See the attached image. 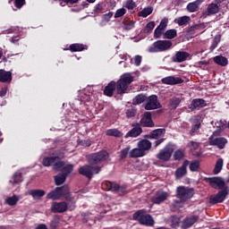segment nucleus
Returning <instances> with one entry per match:
<instances>
[{
    "instance_id": "obj_39",
    "label": "nucleus",
    "mask_w": 229,
    "mask_h": 229,
    "mask_svg": "<svg viewBox=\"0 0 229 229\" xmlns=\"http://www.w3.org/2000/svg\"><path fill=\"white\" fill-rule=\"evenodd\" d=\"M67 180V177L64 175L62 173L58 174L57 175L54 176V181L55 185H64L65 183V181Z\"/></svg>"
},
{
    "instance_id": "obj_59",
    "label": "nucleus",
    "mask_w": 229,
    "mask_h": 229,
    "mask_svg": "<svg viewBox=\"0 0 229 229\" xmlns=\"http://www.w3.org/2000/svg\"><path fill=\"white\" fill-rule=\"evenodd\" d=\"M82 223H89V220L90 219V216H92V214L90 213H82Z\"/></svg>"
},
{
    "instance_id": "obj_35",
    "label": "nucleus",
    "mask_w": 229,
    "mask_h": 229,
    "mask_svg": "<svg viewBox=\"0 0 229 229\" xmlns=\"http://www.w3.org/2000/svg\"><path fill=\"white\" fill-rule=\"evenodd\" d=\"M56 160L57 159L55 156L46 157L43 158L42 165H44V167H51V165H55Z\"/></svg>"
},
{
    "instance_id": "obj_17",
    "label": "nucleus",
    "mask_w": 229,
    "mask_h": 229,
    "mask_svg": "<svg viewBox=\"0 0 229 229\" xmlns=\"http://www.w3.org/2000/svg\"><path fill=\"white\" fill-rule=\"evenodd\" d=\"M191 56V54L185 51H178L175 55L172 57V61L175 64H182V62L187 61V59Z\"/></svg>"
},
{
    "instance_id": "obj_40",
    "label": "nucleus",
    "mask_w": 229,
    "mask_h": 229,
    "mask_svg": "<svg viewBox=\"0 0 229 229\" xmlns=\"http://www.w3.org/2000/svg\"><path fill=\"white\" fill-rule=\"evenodd\" d=\"M148 97L144 94H139L132 99V105H142L144 101H147Z\"/></svg>"
},
{
    "instance_id": "obj_36",
    "label": "nucleus",
    "mask_w": 229,
    "mask_h": 229,
    "mask_svg": "<svg viewBox=\"0 0 229 229\" xmlns=\"http://www.w3.org/2000/svg\"><path fill=\"white\" fill-rule=\"evenodd\" d=\"M72 171H74V165L72 164H68L63 166V168L61 169V174H64V176H69L71 174V173H72Z\"/></svg>"
},
{
    "instance_id": "obj_12",
    "label": "nucleus",
    "mask_w": 229,
    "mask_h": 229,
    "mask_svg": "<svg viewBox=\"0 0 229 229\" xmlns=\"http://www.w3.org/2000/svg\"><path fill=\"white\" fill-rule=\"evenodd\" d=\"M169 20L167 18H164L161 20L159 25L154 30V38H161L164 36V31H165V28H167V24Z\"/></svg>"
},
{
    "instance_id": "obj_18",
    "label": "nucleus",
    "mask_w": 229,
    "mask_h": 229,
    "mask_svg": "<svg viewBox=\"0 0 229 229\" xmlns=\"http://www.w3.org/2000/svg\"><path fill=\"white\" fill-rule=\"evenodd\" d=\"M131 126H132V129L126 133L125 139H128V137H132V138L139 137V135L142 133V127H140V123H132Z\"/></svg>"
},
{
    "instance_id": "obj_62",
    "label": "nucleus",
    "mask_w": 229,
    "mask_h": 229,
    "mask_svg": "<svg viewBox=\"0 0 229 229\" xmlns=\"http://www.w3.org/2000/svg\"><path fill=\"white\" fill-rule=\"evenodd\" d=\"M190 146L191 147V149L196 150L198 148H199V143L196 141H191Z\"/></svg>"
},
{
    "instance_id": "obj_53",
    "label": "nucleus",
    "mask_w": 229,
    "mask_h": 229,
    "mask_svg": "<svg viewBox=\"0 0 229 229\" xmlns=\"http://www.w3.org/2000/svg\"><path fill=\"white\" fill-rule=\"evenodd\" d=\"M123 15H126V9H124V8L117 9L114 13V19H119L120 17H123Z\"/></svg>"
},
{
    "instance_id": "obj_37",
    "label": "nucleus",
    "mask_w": 229,
    "mask_h": 229,
    "mask_svg": "<svg viewBox=\"0 0 229 229\" xmlns=\"http://www.w3.org/2000/svg\"><path fill=\"white\" fill-rule=\"evenodd\" d=\"M106 135L107 137H116L118 139H121V137H123V133L121 132V131L117 130V129H109L106 131Z\"/></svg>"
},
{
    "instance_id": "obj_26",
    "label": "nucleus",
    "mask_w": 229,
    "mask_h": 229,
    "mask_svg": "<svg viewBox=\"0 0 229 229\" xmlns=\"http://www.w3.org/2000/svg\"><path fill=\"white\" fill-rule=\"evenodd\" d=\"M138 148L143 152L149 151L151 149V141L148 140H141L138 142Z\"/></svg>"
},
{
    "instance_id": "obj_64",
    "label": "nucleus",
    "mask_w": 229,
    "mask_h": 229,
    "mask_svg": "<svg viewBox=\"0 0 229 229\" xmlns=\"http://www.w3.org/2000/svg\"><path fill=\"white\" fill-rule=\"evenodd\" d=\"M51 228H56L58 226V219L54 218L50 224Z\"/></svg>"
},
{
    "instance_id": "obj_4",
    "label": "nucleus",
    "mask_w": 229,
    "mask_h": 229,
    "mask_svg": "<svg viewBox=\"0 0 229 229\" xmlns=\"http://www.w3.org/2000/svg\"><path fill=\"white\" fill-rule=\"evenodd\" d=\"M173 47V41L171 40H157L155 41L149 47L148 53H164L169 51Z\"/></svg>"
},
{
    "instance_id": "obj_27",
    "label": "nucleus",
    "mask_w": 229,
    "mask_h": 229,
    "mask_svg": "<svg viewBox=\"0 0 229 229\" xmlns=\"http://www.w3.org/2000/svg\"><path fill=\"white\" fill-rule=\"evenodd\" d=\"M128 84H126L125 82H123V81L120 79L118 80L117 83H116V92L119 95H123L124 93H126V90H128Z\"/></svg>"
},
{
    "instance_id": "obj_21",
    "label": "nucleus",
    "mask_w": 229,
    "mask_h": 229,
    "mask_svg": "<svg viewBox=\"0 0 229 229\" xmlns=\"http://www.w3.org/2000/svg\"><path fill=\"white\" fill-rule=\"evenodd\" d=\"M199 219V216L196 215L184 218L182 224V228L183 229L191 228V226L195 225V223H198Z\"/></svg>"
},
{
    "instance_id": "obj_29",
    "label": "nucleus",
    "mask_w": 229,
    "mask_h": 229,
    "mask_svg": "<svg viewBox=\"0 0 229 229\" xmlns=\"http://www.w3.org/2000/svg\"><path fill=\"white\" fill-rule=\"evenodd\" d=\"M200 4V0H196L195 2L189 3L186 6V10L190 12V13H194V12H198Z\"/></svg>"
},
{
    "instance_id": "obj_6",
    "label": "nucleus",
    "mask_w": 229,
    "mask_h": 229,
    "mask_svg": "<svg viewBox=\"0 0 229 229\" xmlns=\"http://www.w3.org/2000/svg\"><path fill=\"white\" fill-rule=\"evenodd\" d=\"M146 214V209H140L136 213H134V219H138L140 225H145V226H153L155 225V220L151 215H144Z\"/></svg>"
},
{
    "instance_id": "obj_44",
    "label": "nucleus",
    "mask_w": 229,
    "mask_h": 229,
    "mask_svg": "<svg viewBox=\"0 0 229 229\" xmlns=\"http://www.w3.org/2000/svg\"><path fill=\"white\" fill-rule=\"evenodd\" d=\"M19 196L13 195L12 197H8L5 199V203L9 205V207H14V205H17V203H19Z\"/></svg>"
},
{
    "instance_id": "obj_8",
    "label": "nucleus",
    "mask_w": 229,
    "mask_h": 229,
    "mask_svg": "<svg viewBox=\"0 0 229 229\" xmlns=\"http://www.w3.org/2000/svg\"><path fill=\"white\" fill-rule=\"evenodd\" d=\"M103 187L106 190L110 191L111 192H119V194H128L126 189L128 186L126 184L119 185V183L115 182L106 181L103 182Z\"/></svg>"
},
{
    "instance_id": "obj_9",
    "label": "nucleus",
    "mask_w": 229,
    "mask_h": 229,
    "mask_svg": "<svg viewBox=\"0 0 229 229\" xmlns=\"http://www.w3.org/2000/svg\"><path fill=\"white\" fill-rule=\"evenodd\" d=\"M173 153H174V148L173 146L168 145L161 149L156 157L161 162H169V160H171V157H173Z\"/></svg>"
},
{
    "instance_id": "obj_28",
    "label": "nucleus",
    "mask_w": 229,
    "mask_h": 229,
    "mask_svg": "<svg viewBox=\"0 0 229 229\" xmlns=\"http://www.w3.org/2000/svg\"><path fill=\"white\" fill-rule=\"evenodd\" d=\"M130 158H140L146 157V152H143L139 147L133 148L129 152Z\"/></svg>"
},
{
    "instance_id": "obj_20",
    "label": "nucleus",
    "mask_w": 229,
    "mask_h": 229,
    "mask_svg": "<svg viewBox=\"0 0 229 229\" xmlns=\"http://www.w3.org/2000/svg\"><path fill=\"white\" fill-rule=\"evenodd\" d=\"M206 28H207V25L205 24V22L194 24L186 29V33H188V35H196L198 31H201Z\"/></svg>"
},
{
    "instance_id": "obj_57",
    "label": "nucleus",
    "mask_w": 229,
    "mask_h": 229,
    "mask_svg": "<svg viewBox=\"0 0 229 229\" xmlns=\"http://www.w3.org/2000/svg\"><path fill=\"white\" fill-rule=\"evenodd\" d=\"M136 6L137 4H135V2H133V0H127L125 4V8H127V10H133Z\"/></svg>"
},
{
    "instance_id": "obj_31",
    "label": "nucleus",
    "mask_w": 229,
    "mask_h": 229,
    "mask_svg": "<svg viewBox=\"0 0 229 229\" xmlns=\"http://www.w3.org/2000/svg\"><path fill=\"white\" fill-rule=\"evenodd\" d=\"M213 61L216 64V65H220L221 67H226V65H228V59L223 55L215 56Z\"/></svg>"
},
{
    "instance_id": "obj_47",
    "label": "nucleus",
    "mask_w": 229,
    "mask_h": 229,
    "mask_svg": "<svg viewBox=\"0 0 229 229\" xmlns=\"http://www.w3.org/2000/svg\"><path fill=\"white\" fill-rule=\"evenodd\" d=\"M153 13V7H145L141 12L139 13L140 17L146 18Z\"/></svg>"
},
{
    "instance_id": "obj_32",
    "label": "nucleus",
    "mask_w": 229,
    "mask_h": 229,
    "mask_svg": "<svg viewBox=\"0 0 229 229\" xmlns=\"http://www.w3.org/2000/svg\"><path fill=\"white\" fill-rule=\"evenodd\" d=\"M219 13V5L217 4H209L207 8V15H216Z\"/></svg>"
},
{
    "instance_id": "obj_16",
    "label": "nucleus",
    "mask_w": 229,
    "mask_h": 229,
    "mask_svg": "<svg viewBox=\"0 0 229 229\" xmlns=\"http://www.w3.org/2000/svg\"><path fill=\"white\" fill-rule=\"evenodd\" d=\"M161 83L164 85H180L183 83V79L180 77L168 76L161 80Z\"/></svg>"
},
{
    "instance_id": "obj_48",
    "label": "nucleus",
    "mask_w": 229,
    "mask_h": 229,
    "mask_svg": "<svg viewBox=\"0 0 229 229\" xmlns=\"http://www.w3.org/2000/svg\"><path fill=\"white\" fill-rule=\"evenodd\" d=\"M190 171L198 173L199 171V160H193L190 163Z\"/></svg>"
},
{
    "instance_id": "obj_24",
    "label": "nucleus",
    "mask_w": 229,
    "mask_h": 229,
    "mask_svg": "<svg viewBox=\"0 0 229 229\" xmlns=\"http://www.w3.org/2000/svg\"><path fill=\"white\" fill-rule=\"evenodd\" d=\"M12 81V72L0 70V83H10Z\"/></svg>"
},
{
    "instance_id": "obj_43",
    "label": "nucleus",
    "mask_w": 229,
    "mask_h": 229,
    "mask_svg": "<svg viewBox=\"0 0 229 229\" xmlns=\"http://www.w3.org/2000/svg\"><path fill=\"white\" fill-rule=\"evenodd\" d=\"M120 80L125 83L126 85H130L131 83H133V76H131V74L130 73H123Z\"/></svg>"
},
{
    "instance_id": "obj_34",
    "label": "nucleus",
    "mask_w": 229,
    "mask_h": 229,
    "mask_svg": "<svg viewBox=\"0 0 229 229\" xmlns=\"http://www.w3.org/2000/svg\"><path fill=\"white\" fill-rule=\"evenodd\" d=\"M177 36H178V31L176 30V29H171V30H167L164 33L163 38L173 40V38H176Z\"/></svg>"
},
{
    "instance_id": "obj_52",
    "label": "nucleus",
    "mask_w": 229,
    "mask_h": 229,
    "mask_svg": "<svg viewBox=\"0 0 229 229\" xmlns=\"http://www.w3.org/2000/svg\"><path fill=\"white\" fill-rule=\"evenodd\" d=\"M65 165V161L61 160H56L54 163V169L58 170V169H64V166Z\"/></svg>"
},
{
    "instance_id": "obj_30",
    "label": "nucleus",
    "mask_w": 229,
    "mask_h": 229,
    "mask_svg": "<svg viewBox=\"0 0 229 229\" xmlns=\"http://www.w3.org/2000/svg\"><path fill=\"white\" fill-rule=\"evenodd\" d=\"M162 135H165V129H156L149 133L148 139L158 140Z\"/></svg>"
},
{
    "instance_id": "obj_19",
    "label": "nucleus",
    "mask_w": 229,
    "mask_h": 229,
    "mask_svg": "<svg viewBox=\"0 0 229 229\" xmlns=\"http://www.w3.org/2000/svg\"><path fill=\"white\" fill-rule=\"evenodd\" d=\"M228 140L225 138H209V145L216 146L219 149H225Z\"/></svg>"
},
{
    "instance_id": "obj_11",
    "label": "nucleus",
    "mask_w": 229,
    "mask_h": 229,
    "mask_svg": "<svg viewBox=\"0 0 229 229\" xmlns=\"http://www.w3.org/2000/svg\"><path fill=\"white\" fill-rule=\"evenodd\" d=\"M140 126L143 128H155V123L151 116V112H145L140 121Z\"/></svg>"
},
{
    "instance_id": "obj_49",
    "label": "nucleus",
    "mask_w": 229,
    "mask_h": 229,
    "mask_svg": "<svg viewBox=\"0 0 229 229\" xmlns=\"http://www.w3.org/2000/svg\"><path fill=\"white\" fill-rule=\"evenodd\" d=\"M222 169H223V158H219L216 163V165L213 171L214 174H219Z\"/></svg>"
},
{
    "instance_id": "obj_22",
    "label": "nucleus",
    "mask_w": 229,
    "mask_h": 229,
    "mask_svg": "<svg viewBox=\"0 0 229 229\" xmlns=\"http://www.w3.org/2000/svg\"><path fill=\"white\" fill-rule=\"evenodd\" d=\"M116 88V82L115 81H110L108 85L105 87L104 94L105 96H107V98H112L114 96V90H115Z\"/></svg>"
},
{
    "instance_id": "obj_45",
    "label": "nucleus",
    "mask_w": 229,
    "mask_h": 229,
    "mask_svg": "<svg viewBox=\"0 0 229 229\" xmlns=\"http://www.w3.org/2000/svg\"><path fill=\"white\" fill-rule=\"evenodd\" d=\"M30 194L34 199L44 198V196H46V191L44 190H32L30 191Z\"/></svg>"
},
{
    "instance_id": "obj_2",
    "label": "nucleus",
    "mask_w": 229,
    "mask_h": 229,
    "mask_svg": "<svg viewBox=\"0 0 229 229\" xmlns=\"http://www.w3.org/2000/svg\"><path fill=\"white\" fill-rule=\"evenodd\" d=\"M208 182L212 189H219L220 191L216 195H211L209 198V203L211 205H217V203H223L226 199V196L229 194V187L225 182L222 177H209Z\"/></svg>"
},
{
    "instance_id": "obj_51",
    "label": "nucleus",
    "mask_w": 229,
    "mask_h": 229,
    "mask_svg": "<svg viewBox=\"0 0 229 229\" xmlns=\"http://www.w3.org/2000/svg\"><path fill=\"white\" fill-rule=\"evenodd\" d=\"M156 23L155 21H149L144 29V33L149 34L153 30H155Z\"/></svg>"
},
{
    "instance_id": "obj_10",
    "label": "nucleus",
    "mask_w": 229,
    "mask_h": 229,
    "mask_svg": "<svg viewBox=\"0 0 229 229\" xmlns=\"http://www.w3.org/2000/svg\"><path fill=\"white\" fill-rule=\"evenodd\" d=\"M162 106V104L158 101L157 95L149 96L145 104V110H158Z\"/></svg>"
},
{
    "instance_id": "obj_1",
    "label": "nucleus",
    "mask_w": 229,
    "mask_h": 229,
    "mask_svg": "<svg viewBox=\"0 0 229 229\" xmlns=\"http://www.w3.org/2000/svg\"><path fill=\"white\" fill-rule=\"evenodd\" d=\"M47 199L55 201L50 208L52 214H64L67 210L72 211L76 208V200L71 193L69 185L55 188L54 191L47 194ZM58 199H65V201L56 202Z\"/></svg>"
},
{
    "instance_id": "obj_33",
    "label": "nucleus",
    "mask_w": 229,
    "mask_h": 229,
    "mask_svg": "<svg viewBox=\"0 0 229 229\" xmlns=\"http://www.w3.org/2000/svg\"><path fill=\"white\" fill-rule=\"evenodd\" d=\"M180 103H182V98L178 97H174L169 100V108L170 110H176L178 106H180Z\"/></svg>"
},
{
    "instance_id": "obj_63",
    "label": "nucleus",
    "mask_w": 229,
    "mask_h": 229,
    "mask_svg": "<svg viewBox=\"0 0 229 229\" xmlns=\"http://www.w3.org/2000/svg\"><path fill=\"white\" fill-rule=\"evenodd\" d=\"M101 12H103V5H101L99 4L95 5V13H101Z\"/></svg>"
},
{
    "instance_id": "obj_38",
    "label": "nucleus",
    "mask_w": 229,
    "mask_h": 229,
    "mask_svg": "<svg viewBox=\"0 0 229 229\" xmlns=\"http://www.w3.org/2000/svg\"><path fill=\"white\" fill-rule=\"evenodd\" d=\"M22 182V173L21 172H16L11 181H10V183H13V185H17V183H21Z\"/></svg>"
},
{
    "instance_id": "obj_60",
    "label": "nucleus",
    "mask_w": 229,
    "mask_h": 229,
    "mask_svg": "<svg viewBox=\"0 0 229 229\" xmlns=\"http://www.w3.org/2000/svg\"><path fill=\"white\" fill-rule=\"evenodd\" d=\"M140 64H142V56L136 55L134 57V65H136V67H139L140 65Z\"/></svg>"
},
{
    "instance_id": "obj_61",
    "label": "nucleus",
    "mask_w": 229,
    "mask_h": 229,
    "mask_svg": "<svg viewBox=\"0 0 229 229\" xmlns=\"http://www.w3.org/2000/svg\"><path fill=\"white\" fill-rule=\"evenodd\" d=\"M111 17H114V13L113 12H109L106 14L103 15V19L104 21H106V22H109Z\"/></svg>"
},
{
    "instance_id": "obj_23",
    "label": "nucleus",
    "mask_w": 229,
    "mask_h": 229,
    "mask_svg": "<svg viewBox=\"0 0 229 229\" xmlns=\"http://www.w3.org/2000/svg\"><path fill=\"white\" fill-rule=\"evenodd\" d=\"M85 49H87V45L73 43L70 45L69 49H66V51H71V53H80L85 51Z\"/></svg>"
},
{
    "instance_id": "obj_42",
    "label": "nucleus",
    "mask_w": 229,
    "mask_h": 229,
    "mask_svg": "<svg viewBox=\"0 0 229 229\" xmlns=\"http://www.w3.org/2000/svg\"><path fill=\"white\" fill-rule=\"evenodd\" d=\"M53 155L56 160H64L65 158V148L55 150Z\"/></svg>"
},
{
    "instance_id": "obj_13",
    "label": "nucleus",
    "mask_w": 229,
    "mask_h": 229,
    "mask_svg": "<svg viewBox=\"0 0 229 229\" xmlns=\"http://www.w3.org/2000/svg\"><path fill=\"white\" fill-rule=\"evenodd\" d=\"M167 198H169V193L167 191H157L155 196L151 198V201L154 205H160L161 203H164Z\"/></svg>"
},
{
    "instance_id": "obj_54",
    "label": "nucleus",
    "mask_w": 229,
    "mask_h": 229,
    "mask_svg": "<svg viewBox=\"0 0 229 229\" xmlns=\"http://www.w3.org/2000/svg\"><path fill=\"white\" fill-rule=\"evenodd\" d=\"M124 30H133L134 26H135V21H124Z\"/></svg>"
},
{
    "instance_id": "obj_41",
    "label": "nucleus",
    "mask_w": 229,
    "mask_h": 229,
    "mask_svg": "<svg viewBox=\"0 0 229 229\" xmlns=\"http://www.w3.org/2000/svg\"><path fill=\"white\" fill-rule=\"evenodd\" d=\"M175 24L178 26H185L188 22H191V18L189 16H182L174 20Z\"/></svg>"
},
{
    "instance_id": "obj_58",
    "label": "nucleus",
    "mask_w": 229,
    "mask_h": 229,
    "mask_svg": "<svg viewBox=\"0 0 229 229\" xmlns=\"http://www.w3.org/2000/svg\"><path fill=\"white\" fill-rule=\"evenodd\" d=\"M25 4L26 0H14V6L18 9H21Z\"/></svg>"
},
{
    "instance_id": "obj_46",
    "label": "nucleus",
    "mask_w": 229,
    "mask_h": 229,
    "mask_svg": "<svg viewBox=\"0 0 229 229\" xmlns=\"http://www.w3.org/2000/svg\"><path fill=\"white\" fill-rule=\"evenodd\" d=\"M182 158H185V152L183 151V149L179 148L177 150H175V152L174 153V160H182Z\"/></svg>"
},
{
    "instance_id": "obj_50",
    "label": "nucleus",
    "mask_w": 229,
    "mask_h": 229,
    "mask_svg": "<svg viewBox=\"0 0 229 229\" xmlns=\"http://www.w3.org/2000/svg\"><path fill=\"white\" fill-rule=\"evenodd\" d=\"M125 115L128 119H131V117H135V115H137V108L133 106L128 108L125 112Z\"/></svg>"
},
{
    "instance_id": "obj_3",
    "label": "nucleus",
    "mask_w": 229,
    "mask_h": 229,
    "mask_svg": "<svg viewBox=\"0 0 229 229\" xmlns=\"http://www.w3.org/2000/svg\"><path fill=\"white\" fill-rule=\"evenodd\" d=\"M108 158H110V154L105 149L91 153L87 157L88 163L94 166L99 165V164H103V162H106Z\"/></svg>"
},
{
    "instance_id": "obj_14",
    "label": "nucleus",
    "mask_w": 229,
    "mask_h": 229,
    "mask_svg": "<svg viewBox=\"0 0 229 229\" xmlns=\"http://www.w3.org/2000/svg\"><path fill=\"white\" fill-rule=\"evenodd\" d=\"M207 106V101L203 98H194L191 103L188 106V108L192 112L194 110H199Z\"/></svg>"
},
{
    "instance_id": "obj_55",
    "label": "nucleus",
    "mask_w": 229,
    "mask_h": 229,
    "mask_svg": "<svg viewBox=\"0 0 229 229\" xmlns=\"http://www.w3.org/2000/svg\"><path fill=\"white\" fill-rule=\"evenodd\" d=\"M130 148H131L130 146H128L127 148L121 150L120 157L122 160H124V158L128 157V153H130Z\"/></svg>"
},
{
    "instance_id": "obj_7",
    "label": "nucleus",
    "mask_w": 229,
    "mask_h": 229,
    "mask_svg": "<svg viewBox=\"0 0 229 229\" xmlns=\"http://www.w3.org/2000/svg\"><path fill=\"white\" fill-rule=\"evenodd\" d=\"M194 196V188H188L185 186H179L176 189V198L181 201H189Z\"/></svg>"
},
{
    "instance_id": "obj_56",
    "label": "nucleus",
    "mask_w": 229,
    "mask_h": 229,
    "mask_svg": "<svg viewBox=\"0 0 229 229\" xmlns=\"http://www.w3.org/2000/svg\"><path fill=\"white\" fill-rule=\"evenodd\" d=\"M79 146H84L85 148H90L92 142L89 140H81L78 141Z\"/></svg>"
},
{
    "instance_id": "obj_5",
    "label": "nucleus",
    "mask_w": 229,
    "mask_h": 229,
    "mask_svg": "<svg viewBox=\"0 0 229 229\" xmlns=\"http://www.w3.org/2000/svg\"><path fill=\"white\" fill-rule=\"evenodd\" d=\"M103 166L95 165H85L79 168V174L85 176L88 180H92L94 174H99L101 173V169Z\"/></svg>"
},
{
    "instance_id": "obj_25",
    "label": "nucleus",
    "mask_w": 229,
    "mask_h": 229,
    "mask_svg": "<svg viewBox=\"0 0 229 229\" xmlns=\"http://www.w3.org/2000/svg\"><path fill=\"white\" fill-rule=\"evenodd\" d=\"M191 122L192 123V126L190 131V135L194 137L196 131L201 128V121L199 118H194Z\"/></svg>"
},
{
    "instance_id": "obj_15",
    "label": "nucleus",
    "mask_w": 229,
    "mask_h": 229,
    "mask_svg": "<svg viewBox=\"0 0 229 229\" xmlns=\"http://www.w3.org/2000/svg\"><path fill=\"white\" fill-rule=\"evenodd\" d=\"M189 166V160H184L182 166L178 167L174 172L176 180L183 178L187 174V167Z\"/></svg>"
}]
</instances>
